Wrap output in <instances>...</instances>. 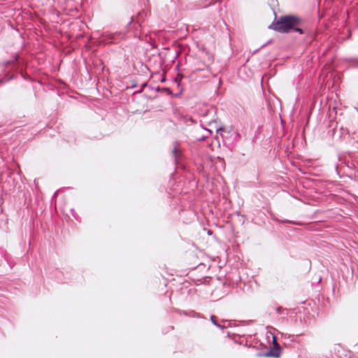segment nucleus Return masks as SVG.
Returning a JSON list of instances; mask_svg holds the SVG:
<instances>
[{"label": "nucleus", "instance_id": "1", "mask_svg": "<svg viewBox=\"0 0 358 358\" xmlns=\"http://www.w3.org/2000/svg\"><path fill=\"white\" fill-rule=\"evenodd\" d=\"M301 18L296 15L281 16L277 21L273 22L269 28L280 33H288L292 28L300 26Z\"/></svg>", "mask_w": 358, "mask_h": 358}, {"label": "nucleus", "instance_id": "2", "mask_svg": "<svg viewBox=\"0 0 358 358\" xmlns=\"http://www.w3.org/2000/svg\"><path fill=\"white\" fill-rule=\"evenodd\" d=\"M202 129L206 132V134H203L201 136L197 137L196 141H205L206 138H207L208 137V136H210L211 134V131L209 129Z\"/></svg>", "mask_w": 358, "mask_h": 358}, {"label": "nucleus", "instance_id": "3", "mask_svg": "<svg viewBox=\"0 0 358 358\" xmlns=\"http://www.w3.org/2000/svg\"><path fill=\"white\" fill-rule=\"evenodd\" d=\"M210 320L211 322H213V324L214 325H215L216 327H220V328H222L220 324H218L216 321H215V317L214 315H211L210 317Z\"/></svg>", "mask_w": 358, "mask_h": 358}, {"label": "nucleus", "instance_id": "4", "mask_svg": "<svg viewBox=\"0 0 358 358\" xmlns=\"http://www.w3.org/2000/svg\"><path fill=\"white\" fill-rule=\"evenodd\" d=\"M292 30H294L295 31L299 33L300 34H303V30L301 28H299V26H297V27H295L292 28Z\"/></svg>", "mask_w": 358, "mask_h": 358}, {"label": "nucleus", "instance_id": "5", "mask_svg": "<svg viewBox=\"0 0 358 358\" xmlns=\"http://www.w3.org/2000/svg\"><path fill=\"white\" fill-rule=\"evenodd\" d=\"M177 152H178V148H177V145H176L173 149V154L176 161H177Z\"/></svg>", "mask_w": 358, "mask_h": 358}, {"label": "nucleus", "instance_id": "6", "mask_svg": "<svg viewBox=\"0 0 358 358\" xmlns=\"http://www.w3.org/2000/svg\"><path fill=\"white\" fill-rule=\"evenodd\" d=\"M271 355L273 356V357H279L280 356V350L278 349L277 352H274V353H271Z\"/></svg>", "mask_w": 358, "mask_h": 358}, {"label": "nucleus", "instance_id": "7", "mask_svg": "<svg viewBox=\"0 0 358 358\" xmlns=\"http://www.w3.org/2000/svg\"><path fill=\"white\" fill-rule=\"evenodd\" d=\"M273 343L275 346H278V344L277 343L276 337L275 336H273Z\"/></svg>", "mask_w": 358, "mask_h": 358}, {"label": "nucleus", "instance_id": "8", "mask_svg": "<svg viewBox=\"0 0 358 358\" xmlns=\"http://www.w3.org/2000/svg\"><path fill=\"white\" fill-rule=\"evenodd\" d=\"M282 310V308H280V307L276 308V311L278 313H280Z\"/></svg>", "mask_w": 358, "mask_h": 358}]
</instances>
